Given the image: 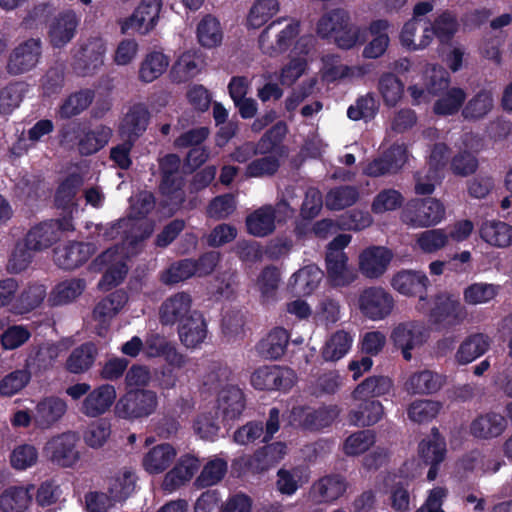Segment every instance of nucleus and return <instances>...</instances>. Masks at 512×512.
<instances>
[{
  "label": "nucleus",
  "instance_id": "f257e3e1",
  "mask_svg": "<svg viewBox=\"0 0 512 512\" xmlns=\"http://www.w3.org/2000/svg\"><path fill=\"white\" fill-rule=\"evenodd\" d=\"M316 31L322 39L334 37L341 49L348 50L363 42L360 27L351 22L350 13L343 8L324 13L317 22Z\"/></svg>",
  "mask_w": 512,
  "mask_h": 512
},
{
  "label": "nucleus",
  "instance_id": "f03ea898",
  "mask_svg": "<svg viewBox=\"0 0 512 512\" xmlns=\"http://www.w3.org/2000/svg\"><path fill=\"white\" fill-rule=\"evenodd\" d=\"M445 206L436 198H416L407 202L402 211V221L413 228H428L445 218Z\"/></svg>",
  "mask_w": 512,
  "mask_h": 512
},
{
  "label": "nucleus",
  "instance_id": "7ed1b4c3",
  "mask_svg": "<svg viewBox=\"0 0 512 512\" xmlns=\"http://www.w3.org/2000/svg\"><path fill=\"white\" fill-rule=\"evenodd\" d=\"M158 406L156 392L148 389H130L119 398L115 405V413L119 418L127 420L142 419L153 414Z\"/></svg>",
  "mask_w": 512,
  "mask_h": 512
},
{
  "label": "nucleus",
  "instance_id": "20e7f679",
  "mask_svg": "<svg viewBox=\"0 0 512 512\" xmlns=\"http://www.w3.org/2000/svg\"><path fill=\"white\" fill-rule=\"evenodd\" d=\"M430 322L443 329H449L460 325L467 316V310L459 298L440 292L432 298V307L429 311Z\"/></svg>",
  "mask_w": 512,
  "mask_h": 512
},
{
  "label": "nucleus",
  "instance_id": "39448f33",
  "mask_svg": "<svg viewBox=\"0 0 512 512\" xmlns=\"http://www.w3.org/2000/svg\"><path fill=\"white\" fill-rule=\"evenodd\" d=\"M73 230L74 226L70 218L43 221L27 232L26 245L34 251H41L59 241L64 232Z\"/></svg>",
  "mask_w": 512,
  "mask_h": 512
},
{
  "label": "nucleus",
  "instance_id": "423d86ee",
  "mask_svg": "<svg viewBox=\"0 0 512 512\" xmlns=\"http://www.w3.org/2000/svg\"><path fill=\"white\" fill-rule=\"evenodd\" d=\"M339 413L337 405H323L317 409L309 406H296L291 410L290 421L304 430L318 431L329 427Z\"/></svg>",
  "mask_w": 512,
  "mask_h": 512
},
{
  "label": "nucleus",
  "instance_id": "0eeeda50",
  "mask_svg": "<svg viewBox=\"0 0 512 512\" xmlns=\"http://www.w3.org/2000/svg\"><path fill=\"white\" fill-rule=\"evenodd\" d=\"M292 369L278 365H264L257 368L250 377L251 385L260 391H287L294 385Z\"/></svg>",
  "mask_w": 512,
  "mask_h": 512
},
{
  "label": "nucleus",
  "instance_id": "6e6552de",
  "mask_svg": "<svg viewBox=\"0 0 512 512\" xmlns=\"http://www.w3.org/2000/svg\"><path fill=\"white\" fill-rule=\"evenodd\" d=\"M359 309L368 319L377 321L389 316L394 308L393 296L382 287H367L359 296Z\"/></svg>",
  "mask_w": 512,
  "mask_h": 512
},
{
  "label": "nucleus",
  "instance_id": "1a4fd4ad",
  "mask_svg": "<svg viewBox=\"0 0 512 512\" xmlns=\"http://www.w3.org/2000/svg\"><path fill=\"white\" fill-rule=\"evenodd\" d=\"M78 440L75 432L56 435L46 443L45 453L53 464L63 468L73 467L80 458L76 448Z\"/></svg>",
  "mask_w": 512,
  "mask_h": 512
},
{
  "label": "nucleus",
  "instance_id": "9d476101",
  "mask_svg": "<svg viewBox=\"0 0 512 512\" xmlns=\"http://www.w3.org/2000/svg\"><path fill=\"white\" fill-rule=\"evenodd\" d=\"M42 54L40 39L30 38L17 45L9 54L6 70L13 76L29 72L36 67Z\"/></svg>",
  "mask_w": 512,
  "mask_h": 512
},
{
  "label": "nucleus",
  "instance_id": "9b49d317",
  "mask_svg": "<svg viewBox=\"0 0 512 512\" xmlns=\"http://www.w3.org/2000/svg\"><path fill=\"white\" fill-rule=\"evenodd\" d=\"M427 337L425 324L416 320L399 323L391 333L394 345L401 349L403 358L407 361L412 358L411 350L425 343Z\"/></svg>",
  "mask_w": 512,
  "mask_h": 512
},
{
  "label": "nucleus",
  "instance_id": "f8f14e48",
  "mask_svg": "<svg viewBox=\"0 0 512 512\" xmlns=\"http://www.w3.org/2000/svg\"><path fill=\"white\" fill-rule=\"evenodd\" d=\"M286 453V444L278 441L264 445L252 455L240 457L238 462L248 472L262 473L278 464Z\"/></svg>",
  "mask_w": 512,
  "mask_h": 512
},
{
  "label": "nucleus",
  "instance_id": "ddd939ff",
  "mask_svg": "<svg viewBox=\"0 0 512 512\" xmlns=\"http://www.w3.org/2000/svg\"><path fill=\"white\" fill-rule=\"evenodd\" d=\"M60 351V345L51 341L32 344L28 349L24 365L33 375H42L53 369Z\"/></svg>",
  "mask_w": 512,
  "mask_h": 512
},
{
  "label": "nucleus",
  "instance_id": "4468645a",
  "mask_svg": "<svg viewBox=\"0 0 512 512\" xmlns=\"http://www.w3.org/2000/svg\"><path fill=\"white\" fill-rule=\"evenodd\" d=\"M162 4V0H141L133 14L124 22L123 32L133 29L143 35L149 33L158 23Z\"/></svg>",
  "mask_w": 512,
  "mask_h": 512
},
{
  "label": "nucleus",
  "instance_id": "2eb2a0df",
  "mask_svg": "<svg viewBox=\"0 0 512 512\" xmlns=\"http://www.w3.org/2000/svg\"><path fill=\"white\" fill-rule=\"evenodd\" d=\"M94 252V244L74 241L54 248L53 258L59 268L74 270L88 261Z\"/></svg>",
  "mask_w": 512,
  "mask_h": 512
},
{
  "label": "nucleus",
  "instance_id": "dca6fc26",
  "mask_svg": "<svg viewBox=\"0 0 512 512\" xmlns=\"http://www.w3.org/2000/svg\"><path fill=\"white\" fill-rule=\"evenodd\" d=\"M407 160V150L403 145L393 144L382 155L364 168V174L379 177L398 172Z\"/></svg>",
  "mask_w": 512,
  "mask_h": 512
},
{
  "label": "nucleus",
  "instance_id": "f3484780",
  "mask_svg": "<svg viewBox=\"0 0 512 512\" xmlns=\"http://www.w3.org/2000/svg\"><path fill=\"white\" fill-rule=\"evenodd\" d=\"M407 160V150L403 145L393 144L382 155L364 168V174L379 177L398 172Z\"/></svg>",
  "mask_w": 512,
  "mask_h": 512
},
{
  "label": "nucleus",
  "instance_id": "a211bd4d",
  "mask_svg": "<svg viewBox=\"0 0 512 512\" xmlns=\"http://www.w3.org/2000/svg\"><path fill=\"white\" fill-rule=\"evenodd\" d=\"M79 18L73 10H65L55 16L49 25L48 37L54 48H63L75 36Z\"/></svg>",
  "mask_w": 512,
  "mask_h": 512
},
{
  "label": "nucleus",
  "instance_id": "6ab92c4d",
  "mask_svg": "<svg viewBox=\"0 0 512 512\" xmlns=\"http://www.w3.org/2000/svg\"><path fill=\"white\" fill-rule=\"evenodd\" d=\"M191 295L187 292H177L168 297L160 306L159 318L162 325H178L188 318L194 310Z\"/></svg>",
  "mask_w": 512,
  "mask_h": 512
},
{
  "label": "nucleus",
  "instance_id": "aec40b11",
  "mask_svg": "<svg viewBox=\"0 0 512 512\" xmlns=\"http://www.w3.org/2000/svg\"><path fill=\"white\" fill-rule=\"evenodd\" d=\"M200 460L189 453L182 455L175 466L166 473L162 487L165 491L173 492L189 482L200 468Z\"/></svg>",
  "mask_w": 512,
  "mask_h": 512
},
{
  "label": "nucleus",
  "instance_id": "412c9836",
  "mask_svg": "<svg viewBox=\"0 0 512 512\" xmlns=\"http://www.w3.org/2000/svg\"><path fill=\"white\" fill-rule=\"evenodd\" d=\"M391 285L402 295L419 296V300L424 301L427 298L429 279L421 271L401 270L393 276Z\"/></svg>",
  "mask_w": 512,
  "mask_h": 512
},
{
  "label": "nucleus",
  "instance_id": "4be33fe9",
  "mask_svg": "<svg viewBox=\"0 0 512 512\" xmlns=\"http://www.w3.org/2000/svg\"><path fill=\"white\" fill-rule=\"evenodd\" d=\"M392 253L382 246H372L365 249L359 256V269L367 278H379L388 268Z\"/></svg>",
  "mask_w": 512,
  "mask_h": 512
},
{
  "label": "nucleus",
  "instance_id": "5701e85b",
  "mask_svg": "<svg viewBox=\"0 0 512 512\" xmlns=\"http://www.w3.org/2000/svg\"><path fill=\"white\" fill-rule=\"evenodd\" d=\"M150 118L151 114L145 104L132 105L121 121L119 127L121 136L137 142L147 130Z\"/></svg>",
  "mask_w": 512,
  "mask_h": 512
},
{
  "label": "nucleus",
  "instance_id": "b1692460",
  "mask_svg": "<svg viewBox=\"0 0 512 512\" xmlns=\"http://www.w3.org/2000/svg\"><path fill=\"white\" fill-rule=\"evenodd\" d=\"M506 427L507 421L504 416L496 412H488L472 420L469 433L479 440H491L502 435Z\"/></svg>",
  "mask_w": 512,
  "mask_h": 512
},
{
  "label": "nucleus",
  "instance_id": "393cba45",
  "mask_svg": "<svg viewBox=\"0 0 512 512\" xmlns=\"http://www.w3.org/2000/svg\"><path fill=\"white\" fill-rule=\"evenodd\" d=\"M207 323L202 313L194 310L178 325L181 343L187 348L199 347L207 337Z\"/></svg>",
  "mask_w": 512,
  "mask_h": 512
},
{
  "label": "nucleus",
  "instance_id": "a878e982",
  "mask_svg": "<svg viewBox=\"0 0 512 512\" xmlns=\"http://www.w3.org/2000/svg\"><path fill=\"white\" fill-rule=\"evenodd\" d=\"M280 23L281 20L273 21L261 32L259 36L258 41L260 48L270 56L286 52L290 48L292 41L299 34V23H290L277 34L275 45L269 46V30L276 24Z\"/></svg>",
  "mask_w": 512,
  "mask_h": 512
},
{
  "label": "nucleus",
  "instance_id": "bb28decb",
  "mask_svg": "<svg viewBox=\"0 0 512 512\" xmlns=\"http://www.w3.org/2000/svg\"><path fill=\"white\" fill-rule=\"evenodd\" d=\"M66 410L67 404L63 399L57 396L45 397L35 408V423L41 429L50 428L63 417Z\"/></svg>",
  "mask_w": 512,
  "mask_h": 512
},
{
  "label": "nucleus",
  "instance_id": "cd10ccee",
  "mask_svg": "<svg viewBox=\"0 0 512 512\" xmlns=\"http://www.w3.org/2000/svg\"><path fill=\"white\" fill-rule=\"evenodd\" d=\"M115 398L116 391L112 385H101L88 393L82 403L81 412L89 417H97L111 407Z\"/></svg>",
  "mask_w": 512,
  "mask_h": 512
},
{
  "label": "nucleus",
  "instance_id": "c85d7f7f",
  "mask_svg": "<svg viewBox=\"0 0 512 512\" xmlns=\"http://www.w3.org/2000/svg\"><path fill=\"white\" fill-rule=\"evenodd\" d=\"M327 274L335 286H347L357 278L356 271L347 265L348 257L345 253L326 252L325 257Z\"/></svg>",
  "mask_w": 512,
  "mask_h": 512
},
{
  "label": "nucleus",
  "instance_id": "c756f323",
  "mask_svg": "<svg viewBox=\"0 0 512 512\" xmlns=\"http://www.w3.org/2000/svg\"><path fill=\"white\" fill-rule=\"evenodd\" d=\"M347 484L343 476L338 474L327 475L315 482L311 494L317 502H333L346 491Z\"/></svg>",
  "mask_w": 512,
  "mask_h": 512
},
{
  "label": "nucleus",
  "instance_id": "7c9ffc66",
  "mask_svg": "<svg viewBox=\"0 0 512 512\" xmlns=\"http://www.w3.org/2000/svg\"><path fill=\"white\" fill-rule=\"evenodd\" d=\"M176 455V449L171 444H159L144 455L142 465L149 474H159L170 467Z\"/></svg>",
  "mask_w": 512,
  "mask_h": 512
},
{
  "label": "nucleus",
  "instance_id": "2f4dec72",
  "mask_svg": "<svg viewBox=\"0 0 512 512\" xmlns=\"http://www.w3.org/2000/svg\"><path fill=\"white\" fill-rule=\"evenodd\" d=\"M290 336L282 327L272 329L268 335L256 345L257 352L266 359L277 360L286 352Z\"/></svg>",
  "mask_w": 512,
  "mask_h": 512
},
{
  "label": "nucleus",
  "instance_id": "473e14b6",
  "mask_svg": "<svg viewBox=\"0 0 512 512\" xmlns=\"http://www.w3.org/2000/svg\"><path fill=\"white\" fill-rule=\"evenodd\" d=\"M98 349L93 342H85L74 348L65 362V369L72 374L87 372L94 364Z\"/></svg>",
  "mask_w": 512,
  "mask_h": 512
},
{
  "label": "nucleus",
  "instance_id": "72a5a7b5",
  "mask_svg": "<svg viewBox=\"0 0 512 512\" xmlns=\"http://www.w3.org/2000/svg\"><path fill=\"white\" fill-rule=\"evenodd\" d=\"M287 132L288 126L284 121L276 122L255 144L254 154L267 155L278 153L281 155L284 150L283 140Z\"/></svg>",
  "mask_w": 512,
  "mask_h": 512
},
{
  "label": "nucleus",
  "instance_id": "f704fd0d",
  "mask_svg": "<svg viewBox=\"0 0 512 512\" xmlns=\"http://www.w3.org/2000/svg\"><path fill=\"white\" fill-rule=\"evenodd\" d=\"M490 339L483 333L471 334L460 344L455 359L458 364L466 365L483 354L489 349Z\"/></svg>",
  "mask_w": 512,
  "mask_h": 512
},
{
  "label": "nucleus",
  "instance_id": "c9c22d12",
  "mask_svg": "<svg viewBox=\"0 0 512 512\" xmlns=\"http://www.w3.org/2000/svg\"><path fill=\"white\" fill-rule=\"evenodd\" d=\"M111 136L112 129L108 126L101 124L94 129H90V127L86 125L81 139L78 142V150L81 155H93L107 145Z\"/></svg>",
  "mask_w": 512,
  "mask_h": 512
},
{
  "label": "nucleus",
  "instance_id": "e433bc0d",
  "mask_svg": "<svg viewBox=\"0 0 512 512\" xmlns=\"http://www.w3.org/2000/svg\"><path fill=\"white\" fill-rule=\"evenodd\" d=\"M275 218V209L271 205L260 207L246 218L248 233L256 237L271 234L275 230Z\"/></svg>",
  "mask_w": 512,
  "mask_h": 512
},
{
  "label": "nucleus",
  "instance_id": "4c0bfd02",
  "mask_svg": "<svg viewBox=\"0 0 512 512\" xmlns=\"http://www.w3.org/2000/svg\"><path fill=\"white\" fill-rule=\"evenodd\" d=\"M480 237L495 247H508L512 244V226L503 221H485L479 229Z\"/></svg>",
  "mask_w": 512,
  "mask_h": 512
},
{
  "label": "nucleus",
  "instance_id": "58836bf2",
  "mask_svg": "<svg viewBox=\"0 0 512 512\" xmlns=\"http://www.w3.org/2000/svg\"><path fill=\"white\" fill-rule=\"evenodd\" d=\"M419 456L423 463L440 464L446 456V442L437 427L431 429L428 439L419 443Z\"/></svg>",
  "mask_w": 512,
  "mask_h": 512
},
{
  "label": "nucleus",
  "instance_id": "ea45409f",
  "mask_svg": "<svg viewBox=\"0 0 512 512\" xmlns=\"http://www.w3.org/2000/svg\"><path fill=\"white\" fill-rule=\"evenodd\" d=\"M32 501L29 488L10 486L0 494V510L2 512H24Z\"/></svg>",
  "mask_w": 512,
  "mask_h": 512
},
{
  "label": "nucleus",
  "instance_id": "a19ab883",
  "mask_svg": "<svg viewBox=\"0 0 512 512\" xmlns=\"http://www.w3.org/2000/svg\"><path fill=\"white\" fill-rule=\"evenodd\" d=\"M383 413L380 401L365 399L358 409L349 412L348 419L355 426H372L382 419Z\"/></svg>",
  "mask_w": 512,
  "mask_h": 512
},
{
  "label": "nucleus",
  "instance_id": "79ce46f5",
  "mask_svg": "<svg viewBox=\"0 0 512 512\" xmlns=\"http://www.w3.org/2000/svg\"><path fill=\"white\" fill-rule=\"evenodd\" d=\"M393 383L386 376H370L356 386L352 392L355 400H365L386 395L390 392Z\"/></svg>",
  "mask_w": 512,
  "mask_h": 512
},
{
  "label": "nucleus",
  "instance_id": "37998d69",
  "mask_svg": "<svg viewBox=\"0 0 512 512\" xmlns=\"http://www.w3.org/2000/svg\"><path fill=\"white\" fill-rule=\"evenodd\" d=\"M94 91L81 89L71 93L64 99L59 107L58 114L61 119H71L86 110L94 99Z\"/></svg>",
  "mask_w": 512,
  "mask_h": 512
},
{
  "label": "nucleus",
  "instance_id": "c03bdc74",
  "mask_svg": "<svg viewBox=\"0 0 512 512\" xmlns=\"http://www.w3.org/2000/svg\"><path fill=\"white\" fill-rule=\"evenodd\" d=\"M196 36L202 47L219 46L223 39V32L218 19L211 14L205 15L197 25Z\"/></svg>",
  "mask_w": 512,
  "mask_h": 512
},
{
  "label": "nucleus",
  "instance_id": "a18cd8bd",
  "mask_svg": "<svg viewBox=\"0 0 512 512\" xmlns=\"http://www.w3.org/2000/svg\"><path fill=\"white\" fill-rule=\"evenodd\" d=\"M395 474H388L384 480L386 487H389L390 505L396 512H407L410 510L411 495L409 484L403 481H396Z\"/></svg>",
  "mask_w": 512,
  "mask_h": 512
},
{
  "label": "nucleus",
  "instance_id": "49530a36",
  "mask_svg": "<svg viewBox=\"0 0 512 512\" xmlns=\"http://www.w3.org/2000/svg\"><path fill=\"white\" fill-rule=\"evenodd\" d=\"M104 50L101 47H82L74 61V70L81 76L93 74L103 64Z\"/></svg>",
  "mask_w": 512,
  "mask_h": 512
},
{
  "label": "nucleus",
  "instance_id": "de8ad7c7",
  "mask_svg": "<svg viewBox=\"0 0 512 512\" xmlns=\"http://www.w3.org/2000/svg\"><path fill=\"white\" fill-rule=\"evenodd\" d=\"M168 65L169 59L162 52L148 53L141 63L139 79L142 82L150 83L159 78L166 71Z\"/></svg>",
  "mask_w": 512,
  "mask_h": 512
},
{
  "label": "nucleus",
  "instance_id": "09e8293b",
  "mask_svg": "<svg viewBox=\"0 0 512 512\" xmlns=\"http://www.w3.org/2000/svg\"><path fill=\"white\" fill-rule=\"evenodd\" d=\"M466 100V92L460 87H452L444 91L433 105L436 115L450 116L456 114Z\"/></svg>",
  "mask_w": 512,
  "mask_h": 512
},
{
  "label": "nucleus",
  "instance_id": "8fccbe9b",
  "mask_svg": "<svg viewBox=\"0 0 512 512\" xmlns=\"http://www.w3.org/2000/svg\"><path fill=\"white\" fill-rule=\"evenodd\" d=\"M219 404L223 409L225 417L236 419L245 408L244 393L238 386H227L221 391Z\"/></svg>",
  "mask_w": 512,
  "mask_h": 512
},
{
  "label": "nucleus",
  "instance_id": "3c124183",
  "mask_svg": "<svg viewBox=\"0 0 512 512\" xmlns=\"http://www.w3.org/2000/svg\"><path fill=\"white\" fill-rule=\"evenodd\" d=\"M493 108L492 92L482 89L465 105L462 115L467 120H478L485 117Z\"/></svg>",
  "mask_w": 512,
  "mask_h": 512
},
{
  "label": "nucleus",
  "instance_id": "603ef678",
  "mask_svg": "<svg viewBox=\"0 0 512 512\" xmlns=\"http://www.w3.org/2000/svg\"><path fill=\"white\" fill-rule=\"evenodd\" d=\"M500 285L475 282L464 288L463 299L468 305L485 304L493 300L500 291Z\"/></svg>",
  "mask_w": 512,
  "mask_h": 512
},
{
  "label": "nucleus",
  "instance_id": "864d4df0",
  "mask_svg": "<svg viewBox=\"0 0 512 512\" xmlns=\"http://www.w3.org/2000/svg\"><path fill=\"white\" fill-rule=\"evenodd\" d=\"M351 344L349 333L339 330L326 341L322 348V357L325 361H337L348 353Z\"/></svg>",
  "mask_w": 512,
  "mask_h": 512
},
{
  "label": "nucleus",
  "instance_id": "5fc2aeb1",
  "mask_svg": "<svg viewBox=\"0 0 512 512\" xmlns=\"http://www.w3.org/2000/svg\"><path fill=\"white\" fill-rule=\"evenodd\" d=\"M46 296V288L41 284H31L16 298L14 308L20 314L29 313L39 307Z\"/></svg>",
  "mask_w": 512,
  "mask_h": 512
},
{
  "label": "nucleus",
  "instance_id": "6e6d98bb",
  "mask_svg": "<svg viewBox=\"0 0 512 512\" xmlns=\"http://www.w3.org/2000/svg\"><path fill=\"white\" fill-rule=\"evenodd\" d=\"M85 287V280L80 278L60 282L54 288L50 300L53 305L67 304L80 296Z\"/></svg>",
  "mask_w": 512,
  "mask_h": 512
},
{
  "label": "nucleus",
  "instance_id": "4d7b16f0",
  "mask_svg": "<svg viewBox=\"0 0 512 512\" xmlns=\"http://www.w3.org/2000/svg\"><path fill=\"white\" fill-rule=\"evenodd\" d=\"M227 473V462L221 458L208 461L199 476L195 479L194 485L197 488H207L218 484Z\"/></svg>",
  "mask_w": 512,
  "mask_h": 512
},
{
  "label": "nucleus",
  "instance_id": "13d9d810",
  "mask_svg": "<svg viewBox=\"0 0 512 512\" xmlns=\"http://www.w3.org/2000/svg\"><path fill=\"white\" fill-rule=\"evenodd\" d=\"M279 10L277 0H257L251 7L247 25L249 28L258 29L266 24Z\"/></svg>",
  "mask_w": 512,
  "mask_h": 512
},
{
  "label": "nucleus",
  "instance_id": "bf43d9fd",
  "mask_svg": "<svg viewBox=\"0 0 512 512\" xmlns=\"http://www.w3.org/2000/svg\"><path fill=\"white\" fill-rule=\"evenodd\" d=\"M198 72L196 56L190 52H184L171 67L170 78L175 83H184L195 77Z\"/></svg>",
  "mask_w": 512,
  "mask_h": 512
},
{
  "label": "nucleus",
  "instance_id": "052dcab7",
  "mask_svg": "<svg viewBox=\"0 0 512 512\" xmlns=\"http://www.w3.org/2000/svg\"><path fill=\"white\" fill-rule=\"evenodd\" d=\"M379 92L386 106L394 107L404 93L403 82L393 73H384L378 84Z\"/></svg>",
  "mask_w": 512,
  "mask_h": 512
},
{
  "label": "nucleus",
  "instance_id": "680f3d73",
  "mask_svg": "<svg viewBox=\"0 0 512 512\" xmlns=\"http://www.w3.org/2000/svg\"><path fill=\"white\" fill-rule=\"evenodd\" d=\"M83 184L82 177L77 173L69 174L55 192V204L58 208H68L74 202L79 188Z\"/></svg>",
  "mask_w": 512,
  "mask_h": 512
},
{
  "label": "nucleus",
  "instance_id": "e2e57ef3",
  "mask_svg": "<svg viewBox=\"0 0 512 512\" xmlns=\"http://www.w3.org/2000/svg\"><path fill=\"white\" fill-rule=\"evenodd\" d=\"M359 192L354 186H339L331 189L326 195V206L330 210H342L357 202Z\"/></svg>",
  "mask_w": 512,
  "mask_h": 512
},
{
  "label": "nucleus",
  "instance_id": "0e129e2a",
  "mask_svg": "<svg viewBox=\"0 0 512 512\" xmlns=\"http://www.w3.org/2000/svg\"><path fill=\"white\" fill-rule=\"evenodd\" d=\"M407 384L408 389L415 394H432L441 388L442 381L437 374L424 370L413 374Z\"/></svg>",
  "mask_w": 512,
  "mask_h": 512
},
{
  "label": "nucleus",
  "instance_id": "69168bd1",
  "mask_svg": "<svg viewBox=\"0 0 512 512\" xmlns=\"http://www.w3.org/2000/svg\"><path fill=\"white\" fill-rule=\"evenodd\" d=\"M32 375L25 366L8 373L0 380V395L11 397L17 394L28 385Z\"/></svg>",
  "mask_w": 512,
  "mask_h": 512
},
{
  "label": "nucleus",
  "instance_id": "338daca9",
  "mask_svg": "<svg viewBox=\"0 0 512 512\" xmlns=\"http://www.w3.org/2000/svg\"><path fill=\"white\" fill-rule=\"evenodd\" d=\"M280 168V160L275 155L267 154L252 160L245 169L248 178L271 177Z\"/></svg>",
  "mask_w": 512,
  "mask_h": 512
},
{
  "label": "nucleus",
  "instance_id": "774afa93",
  "mask_svg": "<svg viewBox=\"0 0 512 512\" xmlns=\"http://www.w3.org/2000/svg\"><path fill=\"white\" fill-rule=\"evenodd\" d=\"M136 475L131 471H124L111 480L108 492L114 502L126 500L135 490Z\"/></svg>",
  "mask_w": 512,
  "mask_h": 512
}]
</instances>
